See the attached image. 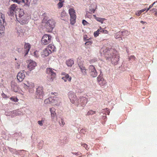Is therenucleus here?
<instances>
[{"label":"nucleus","mask_w":157,"mask_h":157,"mask_svg":"<svg viewBox=\"0 0 157 157\" xmlns=\"http://www.w3.org/2000/svg\"><path fill=\"white\" fill-rule=\"evenodd\" d=\"M14 13H15L16 19H18V17H22L24 14L23 10L19 8L17 5L15 4L10 5L8 12V14L10 16H12L13 15Z\"/></svg>","instance_id":"f257e3e1"},{"label":"nucleus","mask_w":157,"mask_h":157,"mask_svg":"<svg viewBox=\"0 0 157 157\" xmlns=\"http://www.w3.org/2000/svg\"><path fill=\"white\" fill-rule=\"evenodd\" d=\"M22 85L25 89L29 93H33L34 92L35 85L33 82L27 81L25 83H23Z\"/></svg>","instance_id":"f03ea898"},{"label":"nucleus","mask_w":157,"mask_h":157,"mask_svg":"<svg viewBox=\"0 0 157 157\" xmlns=\"http://www.w3.org/2000/svg\"><path fill=\"white\" fill-rule=\"evenodd\" d=\"M55 22L53 19L48 20L46 23L45 26L46 31L48 32H52L55 26Z\"/></svg>","instance_id":"7ed1b4c3"},{"label":"nucleus","mask_w":157,"mask_h":157,"mask_svg":"<svg viewBox=\"0 0 157 157\" xmlns=\"http://www.w3.org/2000/svg\"><path fill=\"white\" fill-rule=\"evenodd\" d=\"M52 36L49 35L45 34L42 37L41 43L42 44L46 45L50 43L51 40Z\"/></svg>","instance_id":"20e7f679"},{"label":"nucleus","mask_w":157,"mask_h":157,"mask_svg":"<svg viewBox=\"0 0 157 157\" xmlns=\"http://www.w3.org/2000/svg\"><path fill=\"white\" fill-rule=\"evenodd\" d=\"M69 13L71 17V23L73 25L75 22V19L76 18L75 11L74 10V9L72 8H70L69 9Z\"/></svg>","instance_id":"39448f33"},{"label":"nucleus","mask_w":157,"mask_h":157,"mask_svg":"<svg viewBox=\"0 0 157 157\" xmlns=\"http://www.w3.org/2000/svg\"><path fill=\"white\" fill-rule=\"evenodd\" d=\"M44 95L43 87L39 86L36 89V97L37 99H42Z\"/></svg>","instance_id":"423d86ee"},{"label":"nucleus","mask_w":157,"mask_h":157,"mask_svg":"<svg viewBox=\"0 0 157 157\" xmlns=\"http://www.w3.org/2000/svg\"><path fill=\"white\" fill-rule=\"evenodd\" d=\"M89 70L90 75L92 77H95L97 76V72L94 66L90 65L89 67Z\"/></svg>","instance_id":"0eeeda50"},{"label":"nucleus","mask_w":157,"mask_h":157,"mask_svg":"<svg viewBox=\"0 0 157 157\" xmlns=\"http://www.w3.org/2000/svg\"><path fill=\"white\" fill-rule=\"evenodd\" d=\"M27 62L29 63L28 65V68L30 71L34 69L35 67L36 66V63L32 60H28Z\"/></svg>","instance_id":"6e6552de"},{"label":"nucleus","mask_w":157,"mask_h":157,"mask_svg":"<svg viewBox=\"0 0 157 157\" xmlns=\"http://www.w3.org/2000/svg\"><path fill=\"white\" fill-rule=\"evenodd\" d=\"M68 97L72 103H74L77 101L76 95L74 92H70L68 94Z\"/></svg>","instance_id":"1a4fd4ad"},{"label":"nucleus","mask_w":157,"mask_h":157,"mask_svg":"<svg viewBox=\"0 0 157 157\" xmlns=\"http://www.w3.org/2000/svg\"><path fill=\"white\" fill-rule=\"evenodd\" d=\"M46 72L49 75L51 76V78L52 79V80L56 76V73L51 68H47L46 70Z\"/></svg>","instance_id":"9d476101"},{"label":"nucleus","mask_w":157,"mask_h":157,"mask_svg":"<svg viewBox=\"0 0 157 157\" xmlns=\"http://www.w3.org/2000/svg\"><path fill=\"white\" fill-rule=\"evenodd\" d=\"M5 21V16L3 13H0V29L4 30V23Z\"/></svg>","instance_id":"9b49d317"},{"label":"nucleus","mask_w":157,"mask_h":157,"mask_svg":"<svg viewBox=\"0 0 157 157\" xmlns=\"http://www.w3.org/2000/svg\"><path fill=\"white\" fill-rule=\"evenodd\" d=\"M114 52H113L112 51H110V53L111 55V56H109V58H111V60L112 61V60H113L114 59H115L116 61H118L119 59V56L118 55H116L115 54V53L116 52L115 51H113Z\"/></svg>","instance_id":"f8f14e48"},{"label":"nucleus","mask_w":157,"mask_h":157,"mask_svg":"<svg viewBox=\"0 0 157 157\" xmlns=\"http://www.w3.org/2000/svg\"><path fill=\"white\" fill-rule=\"evenodd\" d=\"M56 109L54 108H52L50 109V111L51 113V118L53 121H54L55 120H57V116L56 113L55 112Z\"/></svg>","instance_id":"ddd939ff"},{"label":"nucleus","mask_w":157,"mask_h":157,"mask_svg":"<svg viewBox=\"0 0 157 157\" xmlns=\"http://www.w3.org/2000/svg\"><path fill=\"white\" fill-rule=\"evenodd\" d=\"M25 77L24 72L23 71H21L19 72L17 76L18 80L19 82L22 81Z\"/></svg>","instance_id":"4468645a"},{"label":"nucleus","mask_w":157,"mask_h":157,"mask_svg":"<svg viewBox=\"0 0 157 157\" xmlns=\"http://www.w3.org/2000/svg\"><path fill=\"white\" fill-rule=\"evenodd\" d=\"M11 89L15 92H17L18 90V87L17 84L13 81L11 82Z\"/></svg>","instance_id":"2eb2a0df"},{"label":"nucleus","mask_w":157,"mask_h":157,"mask_svg":"<svg viewBox=\"0 0 157 157\" xmlns=\"http://www.w3.org/2000/svg\"><path fill=\"white\" fill-rule=\"evenodd\" d=\"M62 75L64 76L62 77V78L63 79L65 82L68 81L71 82V77L69 76V75L66 73H63L62 74Z\"/></svg>","instance_id":"dca6fc26"},{"label":"nucleus","mask_w":157,"mask_h":157,"mask_svg":"<svg viewBox=\"0 0 157 157\" xmlns=\"http://www.w3.org/2000/svg\"><path fill=\"white\" fill-rule=\"evenodd\" d=\"M51 52L47 48L44 49L41 53V56L43 57H45L49 56L51 53Z\"/></svg>","instance_id":"f3484780"},{"label":"nucleus","mask_w":157,"mask_h":157,"mask_svg":"<svg viewBox=\"0 0 157 157\" xmlns=\"http://www.w3.org/2000/svg\"><path fill=\"white\" fill-rule=\"evenodd\" d=\"M31 48L30 44L28 43H25L24 45V49L25 50V56H26L28 53Z\"/></svg>","instance_id":"a211bd4d"},{"label":"nucleus","mask_w":157,"mask_h":157,"mask_svg":"<svg viewBox=\"0 0 157 157\" xmlns=\"http://www.w3.org/2000/svg\"><path fill=\"white\" fill-rule=\"evenodd\" d=\"M79 100L80 102L82 103V106L85 105V104L87 103V99L85 97H80Z\"/></svg>","instance_id":"6ab92c4d"},{"label":"nucleus","mask_w":157,"mask_h":157,"mask_svg":"<svg viewBox=\"0 0 157 157\" xmlns=\"http://www.w3.org/2000/svg\"><path fill=\"white\" fill-rule=\"evenodd\" d=\"M47 48L51 52V53L55 51L56 49L55 46L52 44L49 45Z\"/></svg>","instance_id":"aec40b11"},{"label":"nucleus","mask_w":157,"mask_h":157,"mask_svg":"<svg viewBox=\"0 0 157 157\" xmlns=\"http://www.w3.org/2000/svg\"><path fill=\"white\" fill-rule=\"evenodd\" d=\"M74 63V61L71 59H68L66 62V64L68 67H71Z\"/></svg>","instance_id":"412c9836"},{"label":"nucleus","mask_w":157,"mask_h":157,"mask_svg":"<svg viewBox=\"0 0 157 157\" xmlns=\"http://www.w3.org/2000/svg\"><path fill=\"white\" fill-rule=\"evenodd\" d=\"M95 19L98 21L100 22L101 23H103V21L105 20V19L104 18H101V17H97L95 15H93Z\"/></svg>","instance_id":"4be33fe9"},{"label":"nucleus","mask_w":157,"mask_h":157,"mask_svg":"<svg viewBox=\"0 0 157 157\" xmlns=\"http://www.w3.org/2000/svg\"><path fill=\"white\" fill-rule=\"evenodd\" d=\"M22 17H18V19H17V20L22 25L26 24L27 22V20L22 19V18H21Z\"/></svg>","instance_id":"5701e85b"},{"label":"nucleus","mask_w":157,"mask_h":157,"mask_svg":"<svg viewBox=\"0 0 157 157\" xmlns=\"http://www.w3.org/2000/svg\"><path fill=\"white\" fill-rule=\"evenodd\" d=\"M79 67L83 75H86L87 74L86 70L85 67L82 66H79Z\"/></svg>","instance_id":"b1692460"},{"label":"nucleus","mask_w":157,"mask_h":157,"mask_svg":"<svg viewBox=\"0 0 157 157\" xmlns=\"http://www.w3.org/2000/svg\"><path fill=\"white\" fill-rule=\"evenodd\" d=\"M100 33H102L104 34H107L108 33V31L107 30H104L103 29L101 28V27L99 28Z\"/></svg>","instance_id":"393cba45"},{"label":"nucleus","mask_w":157,"mask_h":157,"mask_svg":"<svg viewBox=\"0 0 157 157\" xmlns=\"http://www.w3.org/2000/svg\"><path fill=\"white\" fill-rule=\"evenodd\" d=\"M98 82L101 86L104 85L106 83V81L104 80H103V81L102 80H101V81Z\"/></svg>","instance_id":"a878e982"},{"label":"nucleus","mask_w":157,"mask_h":157,"mask_svg":"<svg viewBox=\"0 0 157 157\" xmlns=\"http://www.w3.org/2000/svg\"><path fill=\"white\" fill-rule=\"evenodd\" d=\"M100 31L99 29H98L97 31L94 32V37H96L98 36L100 33Z\"/></svg>","instance_id":"bb28decb"},{"label":"nucleus","mask_w":157,"mask_h":157,"mask_svg":"<svg viewBox=\"0 0 157 157\" xmlns=\"http://www.w3.org/2000/svg\"><path fill=\"white\" fill-rule=\"evenodd\" d=\"M10 99L12 101L14 102H17L18 101V99L16 97H12L10 98Z\"/></svg>","instance_id":"cd10ccee"},{"label":"nucleus","mask_w":157,"mask_h":157,"mask_svg":"<svg viewBox=\"0 0 157 157\" xmlns=\"http://www.w3.org/2000/svg\"><path fill=\"white\" fill-rule=\"evenodd\" d=\"M96 113V112L95 111H93L92 110H90L88 111L87 113V115H93L94 114H95Z\"/></svg>","instance_id":"c85d7f7f"},{"label":"nucleus","mask_w":157,"mask_h":157,"mask_svg":"<svg viewBox=\"0 0 157 157\" xmlns=\"http://www.w3.org/2000/svg\"><path fill=\"white\" fill-rule=\"evenodd\" d=\"M93 43V41L91 40H88L86 42L85 44L86 46L91 45Z\"/></svg>","instance_id":"c756f323"},{"label":"nucleus","mask_w":157,"mask_h":157,"mask_svg":"<svg viewBox=\"0 0 157 157\" xmlns=\"http://www.w3.org/2000/svg\"><path fill=\"white\" fill-rule=\"evenodd\" d=\"M97 8V6L96 5L95 8V9L93 8H91V6L90 8V10L91 11V12H93L94 13H95V11L96 9Z\"/></svg>","instance_id":"7c9ffc66"},{"label":"nucleus","mask_w":157,"mask_h":157,"mask_svg":"<svg viewBox=\"0 0 157 157\" xmlns=\"http://www.w3.org/2000/svg\"><path fill=\"white\" fill-rule=\"evenodd\" d=\"M63 5V2H59L57 4V6H58V7L59 9L61 8Z\"/></svg>","instance_id":"2f4dec72"},{"label":"nucleus","mask_w":157,"mask_h":157,"mask_svg":"<svg viewBox=\"0 0 157 157\" xmlns=\"http://www.w3.org/2000/svg\"><path fill=\"white\" fill-rule=\"evenodd\" d=\"M51 99H52V98H51L48 99H45L44 101V103H45L46 104L50 103V100H51Z\"/></svg>","instance_id":"473e14b6"},{"label":"nucleus","mask_w":157,"mask_h":157,"mask_svg":"<svg viewBox=\"0 0 157 157\" xmlns=\"http://www.w3.org/2000/svg\"><path fill=\"white\" fill-rule=\"evenodd\" d=\"M4 30L0 29V37H2L4 35Z\"/></svg>","instance_id":"72a5a7b5"},{"label":"nucleus","mask_w":157,"mask_h":157,"mask_svg":"<svg viewBox=\"0 0 157 157\" xmlns=\"http://www.w3.org/2000/svg\"><path fill=\"white\" fill-rule=\"evenodd\" d=\"M97 80L98 82L100 81L101 80H104L102 77L100 75H99L98 76L97 78Z\"/></svg>","instance_id":"f704fd0d"},{"label":"nucleus","mask_w":157,"mask_h":157,"mask_svg":"<svg viewBox=\"0 0 157 157\" xmlns=\"http://www.w3.org/2000/svg\"><path fill=\"white\" fill-rule=\"evenodd\" d=\"M34 56L36 57H38L39 56V54L38 51H36L34 52Z\"/></svg>","instance_id":"c9c22d12"},{"label":"nucleus","mask_w":157,"mask_h":157,"mask_svg":"<svg viewBox=\"0 0 157 157\" xmlns=\"http://www.w3.org/2000/svg\"><path fill=\"white\" fill-rule=\"evenodd\" d=\"M83 39L84 41H88L90 40L91 39V38L89 39H87V35H85L84 36Z\"/></svg>","instance_id":"e433bc0d"},{"label":"nucleus","mask_w":157,"mask_h":157,"mask_svg":"<svg viewBox=\"0 0 157 157\" xmlns=\"http://www.w3.org/2000/svg\"><path fill=\"white\" fill-rule=\"evenodd\" d=\"M141 14V13L140 10H138L135 13L136 15L137 16H140Z\"/></svg>","instance_id":"4c0bfd02"},{"label":"nucleus","mask_w":157,"mask_h":157,"mask_svg":"<svg viewBox=\"0 0 157 157\" xmlns=\"http://www.w3.org/2000/svg\"><path fill=\"white\" fill-rule=\"evenodd\" d=\"M82 23L84 25H86L87 24H88V23L85 20H83L82 21Z\"/></svg>","instance_id":"58836bf2"},{"label":"nucleus","mask_w":157,"mask_h":157,"mask_svg":"<svg viewBox=\"0 0 157 157\" xmlns=\"http://www.w3.org/2000/svg\"><path fill=\"white\" fill-rule=\"evenodd\" d=\"M61 124L60 123V125L62 127H63L64 125L65 124V123L64 122V121L63 120V119H61Z\"/></svg>","instance_id":"ea45409f"},{"label":"nucleus","mask_w":157,"mask_h":157,"mask_svg":"<svg viewBox=\"0 0 157 157\" xmlns=\"http://www.w3.org/2000/svg\"><path fill=\"white\" fill-rule=\"evenodd\" d=\"M12 1L13 2L17 3L19 4L20 3V2H21V1H20L19 0H12Z\"/></svg>","instance_id":"a19ab883"},{"label":"nucleus","mask_w":157,"mask_h":157,"mask_svg":"<svg viewBox=\"0 0 157 157\" xmlns=\"http://www.w3.org/2000/svg\"><path fill=\"white\" fill-rule=\"evenodd\" d=\"M121 33L123 34H127L128 33V35H129L130 34V32H128L127 31L125 30L124 31H122L121 32Z\"/></svg>","instance_id":"79ce46f5"},{"label":"nucleus","mask_w":157,"mask_h":157,"mask_svg":"<svg viewBox=\"0 0 157 157\" xmlns=\"http://www.w3.org/2000/svg\"><path fill=\"white\" fill-rule=\"evenodd\" d=\"M81 145L83 147H84L86 149V148L87 147V145L86 144H82Z\"/></svg>","instance_id":"37998d69"},{"label":"nucleus","mask_w":157,"mask_h":157,"mask_svg":"<svg viewBox=\"0 0 157 157\" xmlns=\"http://www.w3.org/2000/svg\"><path fill=\"white\" fill-rule=\"evenodd\" d=\"M2 97L3 98H8V97H7L6 95L4 93H3L2 94Z\"/></svg>","instance_id":"c03bdc74"},{"label":"nucleus","mask_w":157,"mask_h":157,"mask_svg":"<svg viewBox=\"0 0 157 157\" xmlns=\"http://www.w3.org/2000/svg\"><path fill=\"white\" fill-rule=\"evenodd\" d=\"M105 109L106 110V112L105 113V114H107L108 115H109V113H110V112H109V109H108V108H106Z\"/></svg>","instance_id":"a18cd8bd"},{"label":"nucleus","mask_w":157,"mask_h":157,"mask_svg":"<svg viewBox=\"0 0 157 157\" xmlns=\"http://www.w3.org/2000/svg\"><path fill=\"white\" fill-rule=\"evenodd\" d=\"M38 124L40 125L41 126H42L43 125V124L42 123V121H38Z\"/></svg>","instance_id":"49530a36"},{"label":"nucleus","mask_w":157,"mask_h":157,"mask_svg":"<svg viewBox=\"0 0 157 157\" xmlns=\"http://www.w3.org/2000/svg\"><path fill=\"white\" fill-rule=\"evenodd\" d=\"M129 58L130 59H132L135 60V59L136 58L134 56H130Z\"/></svg>","instance_id":"de8ad7c7"},{"label":"nucleus","mask_w":157,"mask_h":157,"mask_svg":"<svg viewBox=\"0 0 157 157\" xmlns=\"http://www.w3.org/2000/svg\"><path fill=\"white\" fill-rule=\"evenodd\" d=\"M155 3V2H154L152 4L150 5L149 7V9H150L152 8L153 6L154 5Z\"/></svg>","instance_id":"09e8293b"},{"label":"nucleus","mask_w":157,"mask_h":157,"mask_svg":"<svg viewBox=\"0 0 157 157\" xmlns=\"http://www.w3.org/2000/svg\"><path fill=\"white\" fill-rule=\"evenodd\" d=\"M146 10V8H144V9H143L142 10H140V12L142 13H143V12H144V11Z\"/></svg>","instance_id":"8fccbe9b"},{"label":"nucleus","mask_w":157,"mask_h":157,"mask_svg":"<svg viewBox=\"0 0 157 157\" xmlns=\"http://www.w3.org/2000/svg\"><path fill=\"white\" fill-rule=\"evenodd\" d=\"M17 68H19V67H20V63H17ZM16 65L17 66V65Z\"/></svg>","instance_id":"3c124183"},{"label":"nucleus","mask_w":157,"mask_h":157,"mask_svg":"<svg viewBox=\"0 0 157 157\" xmlns=\"http://www.w3.org/2000/svg\"><path fill=\"white\" fill-rule=\"evenodd\" d=\"M140 22L142 24H144L145 23H146L145 21H140Z\"/></svg>","instance_id":"603ef678"},{"label":"nucleus","mask_w":157,"mask_h":157,"mask_svg":"<svg viewBox=\"0 0 157 157\" xmlns=\"http://www.w3.org/2000/svg\"><path fill=\"white\" fill-rule=\"evenodd\" d=\"M59 2L63 3L64 2L65 0H59Z\"/></svg>","instance_id":"864d4df0"},{"label":"nucleus","mask_w":157,"mask_h":157,"mask_svg":"<svg viewBox=\"0 0 157 157\" xmlns=\"http://www.w3.org/2000/svg\"><path fill=\"white\" fill-rule=\"evenodd\" d=\"M155 15L157 16V12L155 13Z\"/></svg>","instance_id":"5fc2aeb1"},{"label":"nucleus","mask_w":157,"mask_h":157,"mask_svg":"<svg viewBox=\"0 0 157 157\" xmlns=\"http://www.w3.org/2000/svg\"><path fill=\"white\" fill-rule=\"evenodd\" d=\"M77 153H73V154L75 155H76L77 154Z\"/></svg>","instance_id":"6e6d98bb"},{"label":"nucleus","mask_w":157,"mask_h":157,"mask_svg":"<svg viewBox=\"0 0 157 157\" xmlns=\"http://www.w3.org/2000/svg\"><path fill=\"white\" fill-rule=\"evenodd\" d=\"M19 31H20L19 32L18 31V33H20L21 32V30H19Z\"/></svg>","instance_id":"4d7b16f0"},{"label":"nucleus","mask_w":157,"mask_h":157,"mask_svg":"<svg viewBox=\"0 0 157 157\" xmlns=\"http://www.w3.org/2000/svg\"><path fill=\"white\" fill-rule=\"evenodd\" d=\"M150 9H149V8H147V11Z\"/></svg>","instance_id":"13d9d810"},{"label":"nucleus","mask_w":157,"mask_h":157,"mask_svg":"<svg viewBox=\"0 0 157 157\" xmlns=\"http://www.w3.org/2000/svg\"><path fill=\"white\" fill-rule=\"evenodd\" d=\"M22 0V2H25L24 0Z\"/></svg>","instance_id":"bf43d9fd"},{"label":"nucleus","mask_w":157,"mask_h":157,"mask_svg":"<svg viewBox=\"0 0 157 157\" xmlns=\"http://www.w3.org/2000/svg\"><path fill=\"white\" fill-rule=\"evenodd\" d=\"M132 17H131V18H130V19H132Z\"/></svg>","instance_id":"052dcab7"},{"label":"nucleus","mask_w":157,"mask_h":157,"mask_svg":"<svg viewBox=\"0 0 157 157\" xmlns=\"http://www.w3.org/2000/svg\"><path fill=\"white\" fill-rule=\"evenodd\" d=\"M156 2H157V1H156Z\"/></svg>","instance_id":"680f3d73"}]
</instances>
